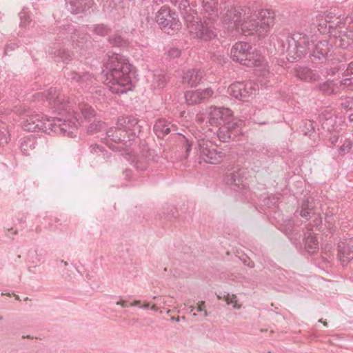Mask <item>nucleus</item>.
<instances>
[{"label":"nucleus","mask_w":353,"mask_h":353,"mask_svg":"<svg viewBox=\"0 0 353 353\" xmlns=\"http://www.w3.org/2000/svg\"><path fill=\"white\" fill-rule=\"evenodd\" d=\"M63 75L66 80L72 83H77L78 85L88 92H92L97 84L94 75L88 71H77L76 70L65 66Z\"/></svg>","instance_id":"obj_14"},{"label":"nucleus","mask_w":353,"mask_h":353,"mask_svg":"<svg viewBox=\"0 0 353 353\" xmlns=\"http://www.w3.org/2000/svg\"><path fill=\"white\" fill-rule=\"evenodd\" d=\"M53 34H56L54 40L57 42L50 43L46 49V53L54 59L57 62L62 61L67 65L72 61L71 53L61 46V43L70 41L74 48L83 49L86 44L87 39L79 28L71 23H64L52 29Z\"/></svg>","instance_id":"obj_4"},{"label":"nucleus","mask_w":353,"mask_h":353,"mask_svg":"<svg viewBox=\"0 0 353 353\" xmlns=\"http://www.w3.org/2000/svg\"><path fill=\"white\" fill-rule=\"evenodd\" d=\"M17 220L19 223L24 224L26 221V216H25L24 214H21V216L17 218Z\"/></svg>","instance_id":"obj_59"},{"label":"nucleus","mask_w":353,"mask_h":353,"mask_svg":"<svg viewBox=\"0 0 353 353\" xmlns=\"http://www.w3.org/2000/svg\"><path fill=\"white\" fill-rule=\"evenodd\" d=\"M107 128L105 122L99 119H94L93 122L90 123L86 127V134L88 135H93Z\"/></svg>","instance_id":"obj_36"},{"label":"nucleus","mask_w":353,"mask_h":353,"mask_svg":"<svg viewBox=\"0 0 353 353\" xmlns=\"http://www.w3.org/2000/svg\"><path fill=\"white\" fill-rule=\"evenodd\" d=\"M9 155H10V164L12 166H14V165H16V162L14 161V157L12 154H10Z\"/></svg>","instance_id":"obj_64"},{"label":"nucleus","mask_w":353,"mask_h":353,"mask_svg":"<svg viewBox=\"0 0 353 353\" xmlns=\"http://www.w3.org/2000/svg\"><path fill=\"white\" fill-rule=\"evenodd\" d=\"M189 250H190V248L187 247L186 245L182 246L181 248H180L179 246L176 247L177 254H181V253H183L184 254H188Z\"/></svg>","instance_id":"obj_56"},{"label":"nucleus","mask_w":353,"mask_h":353,"mask_svg":"<svg viewBox=\"0 0 353 353\" xmlns=\"http://www.w3.org/2000/svg\"><path fill=\"white\" fill-rule=\"evenodd\" d=\"M9 141L8 132L6 130L1 131L0 130V153H2L3 148L6 146Z\"/></svg>","instance_id":"obj_45"},{"label":"nucleus","mask_w":353,"mask_h":353,"mask_svg":"<svg viewBox=\"0 0 353 353\" xmlns=\"http://www.w3.org/2000/svg\"><path fill=\"white\" fill-rule=\"evenodd\" d=\"M245 10L241 7H232L223 17L224 23L228 28L241 32L245 36L257 34L259 38L265 37L274 23V13L270 10L259 11L256 19L245 21Z\"/></svg>","instance_id":"obj_2"},{"label":"nucleus","mask_w":353,"mask_h":353,"mask_svg":"<svg viewBox=\"0 0 353 353\" xmlns=\"http://www.w3.org/2000/svg\"><path fill=\"white\" fill-rule=\"evenodd\" d=\"M276 274L279 276V279L283 285L289 286L293 283L290 272L283 269H277Z\"/></svg>","instance_id":"obj_39"},{"label":"nucleus","mask_w":353,"mask_h":353,"mask_svg":"<svg viewBox=\"0 0 353 353\" xmlns=\"http://www.w3.org/2000/svg\"><path fill=\"white\" fill-rule=\"evenodd\" d=\"M258 89V85L254 81H235L229 85L227 93L239 101H248Z\"/></svg>","instance_id":"obj_15"},{"label":"nucleus","mask_w":353,"mask_h":353,"mask_svg":"<svg viewBox=\"0 0 353 353\" xmlns=\"http://www.w3.org/2000/svg\"><path fill=\"white\" fill-rule=\"evenodd\" d=\"M47 100L52 105L54 112L67 120L66 123H68L69 121H74V137L76 136L78 125H81L83 121H90L97 115L94 108L83 101L79 102L74 110L72 103L64 96L60 94L56 95L55 88L49 89Z\"/></svg>","instance_id":"obj_5"},{"label":"nucleus","mask_w":353,"mask_h":353,"mask_svg":"<svg viewBox=\"0 0 353 353\" xmlns=\"http://www.w3.org/2000/svg\"><path fill=\"white\" fill-rule=\"evenodd\" d=\"M334 46L342 50H349L353 44V21L341 22L338 20Z\"/></svg>","instance_id":"obj_17"},{"label":"nucleus","mask_w":353,"mask_h":353,"mask_svg":"<svg viewBox=\"0 0 353 353\" xmlns=\"http://www.w3.org/2000/svg\"><path fill=\"white\" fill-rule=\"evenodd\" d=\"M179 216V212L176 208L174 207H168L159 214L161 220L168 221L169 222L174 221Z\"/></svg>","instance_id":"obj_37"},{"label":"nucleus","mask_w":353,"mask_h":353,"mask_svg":"<svg viewBox=\"0 0 353 353\" xmlns=\"http://www.w3.org/2000/svg\"><path fill=\"white\" fill-rule=\"evenodd\" d=\"M66 8L73 14L86 16L93 11L94 0H65Z\"/></svg>","instance_id":"obj_20"},{"label":"nucleus","mask_w":353,"mask_h":353,"mask_svg":"<svg viewBox=\"0 0 353 353\" xmlns=\"http://www.w3.org/2000/svg\"><path fill=\"white\" fill-rule=\"evenodd\" d=\"M352 142L350 139H345L339 148V154L344 156L347 154L352 148Z\"/></svg>","instance_id":"obj_42"},{"label":"nucleus","mask_w":353,"mask_h":353,"mask_svg":"<svg viewBox=\"0 0 353 353\" xmlns=\"http://www.w3.org/2000/svg\"><path fill=\"white\" fill-rule=\"evenodd\" d=\"M327 17L316 21L313 25L317 28L320 34L327 35L329 38H334L336 41L338 21H330Z\"/></svg>","instance_id":"obj_23"},{"label":"nucleus","mask_w":353,"mask_h":353,"mask_svg":"<svg viewBox=\"0 0 353 353\" xmlns=\"http://www.w3.org/2000/svg\"><path fill=\"white\" fill-rule=\"evenodd\" d=\"M296 77L306 83H314L321 79V75L308 67H299L295 70Z\"/></svg>","instance_id":"obj_27"},{"label":"nucleus","mask_w":353,"mask_h":353,"mask_svg":"<svg viewBox=\"0 0 353 353\" xmlns=\"http://www.w3.org/2000/svg\"><path fill=\"white\" fill-rule=\"evenodd\" d=\"M208 123L218 127L216 134L222 142H229L241 133V122L236 119L232 110L225 107L211 106L208 111Z\"/></svg>","instance_id":"obj_7"},{"label":"nucleus","mask_w":353,"mask_h":353,"mask_svg":"<svg viewBox=\"0 0 353 353\" xmlns=\"http://www.w3.org/2000/svg\"><path fill=\"white\" fill-rule=\"evenodd\" d=\"M196 149H197L198 153L195 161L199 163L205 162L210 164H218L223 161L225 157L223 150L218 149L217 146L209 140H198Z\"/></svg>","instance_id":"obj_13"},{"label":"nucleus","mask_w":353,"mask_h":353,"mask_svg":"<svg viewBox=\"0 0 353 353\" xmlns=\"http://www.w3.org/2000/svg\"><path fill=\"white\" fill-rule=\"evenodd\" d=\"M203 11V18L218 19V0H199Z\"/></svg>","instance_id":"obj_29"},{"label":"nucleus","mask_w":353,"mask_h":353,"mask_svg":"<svg viewBox=\"0 0 353 353\" xmlns=\"http://www.w3.org/2000/svg\"><path fill=\"white\" fill-rule=\"evenodd\" d=\"M350 114L348 115V119L350 123L353 126V108L350 109Z\"/></svg>","instance_id":"obj_62"},{"label":"nucleus","mask_w":353,"mask_h":353,"mask_svg":"<svg viewBox=\"0 0 353 353\" xmlns=\"http://www.w3.org/2000/svg\"><path fill=\"white\" fill-rule=\"evenodd\" d=\"M181 50L177 48H172L168 50V56L170 59H176L181 56Z\"/></svg>","instance_id":"obj_47"},{"label":"nucleus","mask_w":353,"mask_h":353,"mask_svg":"<svg viewBox=\"0 0 353 353\" xmlns=\"http://www.w3.org/2000/svg\"><path fill=\"white\" fill-rule=\"evenodd\" d=\"M281 230L288 236L292 244L296 243L302 237V232L295 227L294 223L290 220L285 222Z\"/></svg>","instance_id":"obj_28"},{"label":"nucleus","mask_w":353,"mask_h":353,"mask_svg":"<svg viewBox=\"0 0 353 353\" xmlns=\"http://www.w3.org/2000/svg\"><path fill=\"white\" fill-rule=\"evenodd\" d=\"M203 18V21H201L196 28L191 31V34H194V37L203 42L210 41L217 37L216 22L217 19Z\"/></svg>","instance_id":"obj_16"},{"label":"nucleus","mask_w":353,"mask_h":353,"mask_svg":"<svg viewBox=\"0 0 353 353\" xmlns=\"http://www.w3.org/2000/svg\"><path fill=\"white\" fill-rule=\"evenodd\" d=\"M66 121L67 120L61 116L60 117H53L52 121L48 119L47 122L36 119L35 132L41 131L48 134L55 133L68 137H74L75 127L73 123H74V121H69L68 123H66Z\"/></svg>","instance_id":"obj_11"},{"label":"nucleus","mask_w":353,"mask_h":353,"mask_svg":"<svg viewBox=\"0 0 353 353\" xmlns=\"http://www.w3.org/2000/svg\"><path fill=\"white\" fill-rule=\"evenodd\" d=\"M130 303H129L127 301H121L117 302V305H121L123 307H128L129 305H130Z\"/></svg>","instance_id":"obj_61"},{"label":"nucleus","mask_w":353,"mask_h":353,"mask_svg":"<svg viewBox=\"0 0 353 353\" xmlns=\"http://www.w3.org/2000/svg\"><path fill=\"white\" fill-rule=\"evenodd\" d=\"M19 19H20V23L19 26L21 28L26 27L28 26L30 21L31 19L28 14V8H23L22 10L19 14Z\"/></svg>","instance_id":"obj_41"},{"label":"nucleus","mask_w":353,"mask_h":353,"mask_svg":"<svg viewBox=\"0 0 353 353\" xmlns=\"http://www.w3.org/2000/svg\"><path fill=\"white\" fill-rule=\"evenodd\" d=\"M88 29L89 31L92 32L94 34L100 36V37H105L109 35V34L112 31V28L110 26L104 23H98L93 24L91 26H88Z\"/></svg>","instance_id":"obj_35"},{"label":"nucleus","mask_w":353,"mask_h":353,"mask_svg":"<svg viewBox=\"0 0 353 353\" xmlns=\"http://www.w3.org/2000/svg\"><path fill=\"white\" fill-rule=\"evenodd\" d=\"M223 298L228 305H230L232 303H234V302L236 301V296L234 294H232V297H230V294H227L226 295H224Z\"/></svg>","instance_id":"obj_53"},{"label":"nucleus","mask_w":353,"mask_h":353,"mask_svg":"<svg viewBox=\"0 0 353 353\" xmlns=\"http://www.w3.org/2000/svg\"><path fill=\"white\" fill-rule=\"evenodd\" d=\"M149 167V161L144 159H139L134 163V168L137 171H147Z\"/></svg>","instance_id":"obj_43"},{"label":"nucleus","mask_w":353,"mask_h":353,"mask_svg":"<svg viewBox=\"0 0 353 353\" xmlns=\"http://www.w3.org/2000/svg\"><path fill=\"white\" fill-rule=\"evenodd\" d=\"M346 71L347 73L353 74V61L347 65Z\"/></svg>","instance_id":"obj_63"},{"label":"nucleus","mask_w":353,"mask_h":353,"mask_svg":"<svg viewBox=\"0 0 353 353\" xmlns=\"http://www.w3.org/2000/svg\"><path fill=\"white\" fill-rule=\"evenodd\" d=\"M336 83L333 79H327L323 82L316 83L313 90L324 95H332L336 93Z\"/></svg>","instance_id":"obj_30"},{"label":"nucleus","mask_w":353,"mask_h":353,"mask_svg":"<svg viewBox=\"0 0 353 353\" xmlns=\"http://www.w3.org/2000/svg\"><path fill=\"white\" fill-rule=\"evenodd\" d=\"M334 49L328 41L322 40L314 45L310 53V58L313 67L318 68L325 77L334 76L339 70L338 66H333L332 56Z\"/></svg>","instance_id":"obj_9"},{"label":"nucleus","mask_w":353,"mask_h":353,"mask_svg":"<svg viewBox=\"0 0 353 353\" xmlns=\"http://www.w3.org/2000/svg\"><path fill=\"white\" fill-rule=\"evenodd\" d=\"M247 169L239 165H232L228 168L224 176V182L231 190L239 192L241 199L259 205L263 210L266 208L270 212H276L279 208L280 196L263 193L258 196L252 192L247 186Z\"/></svg>","instance_id":"obj_3"},{"label":"nucleus","mask_w":353,"mask_h":353,"mask_svg":"<svg viewBox=\"0 0 353 353\" xmlns=\"http://www.w3.org/2000/svg\"><path fill=\"white\" fill-rule=\"evenodd\" d=\"M339 139V136L334 134L330 137V142L332 145H335L338 143Z\"/></svg>","instance_id":"obj_58"},{"label":"nucleus","mask_w":353,"mask_h":353,"mask_svg":"<svg viewBox=\"0 0 353 353\" xmlns=\"http://www.w3.org/2000/svg\"><path fill=\"white\" fill-rule=\"evenodd\" d=\"M123 177L125 180H130L132 176V171L131 169H125L123 172Z\"/></svg>","instance_id":"obj_54"},{"label":"nucleus","mask_w":353,"mask_h":353,"mask_svg":"<svg viewBox=\"0 0 353 353\" xmlns=\"http://www.w3.org/2000/svg\"><path fill=\"white\" fill-rule=\"evenodd\" d=\"M311 210L302 208L300 214L302 217L305 218V219H309L311 217Z\"/></svg>","instance_id":"obj_52"},{"label":"nucleus","mask_w":353,"mask_h":353,"mask_svg":"<svg viewBox=\"0 0 353 353\" xmlns=\"http://www.w3.org/2000/svg\"><path fill=\"white\" fill-rule=\"evenodd\" d=\"M102 73L104 83L114 94H123L132 91L137 81L136 68L128 58L120 53H113L108 57Z\"/></svg>","instance_id":"obj_1"},{"label":"nucleus","mask_w":353,"mask_h":353,"mask_svg":"<svg viewBox=\"0 0 353 353\" xmlns=\"http://www.w3.org/2000/svg\"><path fill=\"white\" fill-rule=\"evenodd\" d=\"M194 7L193 3H190L188 0H181L179 4L181 15L190 32L201 21Z\"/></svg>","instance_id":"obj_19"},{"label":"nucleus","mask_w":353,"mask_h":353,"mask_svg":"<svg viewBox=\"0 0 353 353\" xmlns=\"http://www.w3.org/2000/svg\"><path fill=\"white\" fill-rule=\"evenodd\" d=\"M155 22L164 33L174 34L181 28L179 15L170 6L164 5L155 13Z\"/></svg>","instance_id":"obj_12"},{"label":"nucleus","mask_w":353,"mask_h":353,"mask_svg":"<svg viewBox=\"0 0 353 353\" xmlns=\"http://www.w3.org/2000/svg\"><path fill=\"white\" fill-rule=\"evenodd\" d=\"M205 76V71L200 68H190L184 71L183 75V83L190 88L199 85Z\"/></svg>","instance_id":"obj_25"},{"label":"nucleus","mask_w":353,"mask_h":353,"mask_svg":"<svg viewBox=\"0 0 353 353\" xmlns=\"http://www.w3.org/2000/svg\"><path fill=\"white\" fill-rule=\"evenodd\" d=\"M141 147L142 156L145 157L144 159L148 160V161L150 160H152L154 156V150L148 148V145L145 143H142Z\"/></svg>","instance_id":"obj_44"},{"label":"nucleus","mask_w":353,"mask_h":353,"mask_svg":"<svg viewBox=\"0 0 353 353\" xmlns=\"http://www.w3.org/2000/svg\"><path fill=\"white\" fill-rule=\"evenodd\" d=\"M90 150L91 153L101 154L104 159H108L112 155V153L108 152L103 145L97 143L91 145Z\"/></svg>","instance_id":"obj_38"},{"label":"nucleus","mask_w":353,"mask_h":353,"mask_svg":"<svg viewBox=\"0 0 353 353\" xmlns=\"http://www.w3.org/2000/svg\"><path fill=\"white\" fill-rule=\"evenodd\" d=\"M341 85H344L349 88H353V78H345L340 81Z\"/></svg>","instance_id":"obj_51"},{"label":"nucleus","mask_w":353,"mask_h":353,"mask_svg":"<svg viewBox=\"0 0 353 353\" xmlns=\"http://www.w3.org/2000/svg\"><path fill=\"white\" fill-rule=\"evenodd\" d=\"M130 306H137L141 309L148 310L150 307V304L147 302L141 303V301H134L130 303Z\"/></svg>","instance_id":"obj_49"},{"label":"nucleus","mask_w":353,"mask_h":353,"mask_svg":"<svg viewBox=\"0 0 353 353\" xmlns=\"http://www.w3.org/2000/svg\"><path fill=\"white\" fill-rule=\"evenodd\" d=\"M319 131V128H316V124L313 120L303 121L299 128V132L304 136L311 137L316 132Z\"/></svg>","instance_id":"obj_32"},{"label":"nucleus","mask_w":353,"mask_h":353,"mask_svg":"<svg viewBox=\"0 0 353 353\" xmlns=\"http://www.w3.org/2000/svg\"><path fill=\"white\" fill-rule=\"evenodd\" d=\"M108 41L112 47L119 49H126L130 45L129 41L119 34L109 36Z\"/></svg>","instance_id":"obj_34"},{"label":"nucleus","mask_w":353,"mask_h":353,"mask_svg":"<svg viewBox=\"0 0 353 353\" xmlns=\"http://www.w3.org/2000/svg\"><path fill=\"white\" fill-rule=\"evenodd\" d=\"M214 94V90L211 88L188 90L184 94L185 102L188 105L199 104L208 100Z\"/></svg>","instance_id":"obj_21"},{"label":"nucleus","mask_w":353,"mask_h":353,"mask_svg":"<svg viewBox=\"0 0 353 353\" xmlns=\"http://www.w3.org/2000/svg\"><path fill=\"white\" fill-rule=\"evenodd\" d=\"M35 123L36 119L30 118L25 121L23 128L26 131L35 132Z\"/></svg>","instance_id":"obj_46"},{"label":"nucleus","mask_w":353,"mask_h":353,"mask_svg":"<svg viewBox=\"0 0 353 353\" xmlns=\"http://www.w3.org/2000/svg\"><path fill=\"white\" fill-rule=\"evenodd\" d=\"M239 259L245 265L250 268L254 267V261H252L247 255L242 254L241 256H239Z\"/></svg>","instance_id":"obj_48"},{"label":"nucleus","mask_w":353,"mask_h":353,"mask_svg":"<svg viewBox=\"0 0 353 353\" xmlns=\"http://www.w3.org/2000/svg\"><path fill=\"white\" fill-rule=\"evenodd\" d=\"M325 226L327 228V232L331 235H333L336 233L337 228L336 226L331 221H326Z\"/></svg>","instance_id":"obj_50"},{"label":"nucleus","mask_w":353,"mask_h":353,"mask_svg":"<svg viewBox=\"0 0 353 353\" xmlns=\"http://www.w3.org/2000/svg\"><path fill=\"white\" fill-rule=\"evenodd\" d=\"M119 3L120 0H106L103 4V10L109 14H114V10H117Z\"/></svg>","instance_id":"obj_40"},{"label":"nucleus","mask_w":353,"mask_h":353,"mask_svg":"<svg viewBox=\"0 0 353 353\" xmlns=\"http://www.w3.org/2000/svg\"><path fill=\"white\" fill-rule=\"evenodd\" d=\"M177 130L176 124L164 118L158 119L153 126V131L159 139H163L172 132L176 133Z\"/></svg>","instance_id":"obj_24"},{"label":"nucleus","mask_w":353,"mask_h":353,"mask_svg":"<svg viewBox=\"0 0 353 353\" xmlns=\"http://www.w3.org/2000/svg\"><path fill=\"white\" fill-rule=\"evenodd\" d=\"M185 139V143H184V148H185V153L187 154H189V152L191 151L192 150V143L188 141V140L187 139Z\"/></svg>","instance_id":"obj_55"},{"label":"nucleus","mask_w":353,"mask_h":353,"mask_svg":"<svg viewBox=\"0 0 353 353\" xmlns=\"http://www.w3.org/2000/svg\"><path fill=\"white\" fill-rule=\"evenodd\" d=\"M309 43L310 37L307 34L296 32L278 39L274 47L281 54L286 55L290 63H294L302 58Z\"/></svg>","instance_id":"obj_8"},{"label":"nucleus","mask_w":353,"mask_h":353,"mask_svg":"<svg viewBox=\"0 0 353 353\" xmlns=\"http://www.w3.org/2000/svg\"><path fill=\"white\" fill-rule=\"evenodd\" d=\"M337 257L343 267L353 259V238L338 243Z\"/></svg>","instance_id":"obj_22"},{"label":"nucleus","mask_w":353,"mask_h":353,"mask_svg":"<svg viewBox=\"0 0 353 353\" xmlns=\"http://www.w3.org/2000/svg\"><path fill=\"white\" fill-rule=\"evenodd\" d=\"M17 47V45L16 43H10L6 46V48H5V54H8V52L9 50L12 51Z\"/></svg>","instance_id":"obj_57"},{"label":"nucleus","mask_w":353,"mask_h":353,"mask_svg":"<svg viewBox=\"0 0 353 353\" xmlns=\"http://www.w3.org/2000/svg\"><path fill=\"white\" fill-rule=\"evenodd\" d=\"M196 310L198 312L203 313L204 317H206L208 315L207 311L203 310V308L201 306L197 305Z\"/></svg>","instance_id":"obj_60"},{"label":"nucleus","mask_w":353,"mask_h":353,"mask_svg":"<svg viewBox=\"0 0 353 353\" xmlns=\"http://www.w3.org/2000/svg\"><path fill=\"white\" fill-rule=\"evenodd\" d=\"M293 245H295L299 253L305 257L314 256L319 250L318 239L313 232L306 234L302 232L301 239Z\"/></svg>","instance_id":"obj_18"},{"label":"nucleus","mask_w":353,"mask_h":353,"mask_svg":"<svg viewBox=\"0 0 353 353\" xmlns=\"http://www.w3.org/2000/svg\"><path fill=\"white\" fill-rule=\"evenodd\" d=\"M168 83V77L162 70H155L153 72L151 87L154 90L163 89Z\"/></svg>","instance_id":"obj_31"},{"label":"nucleus","mask_w":353,"mask_h":353,"mask_svg":"<svg viewBox=\"0 0 353 353\" xmlns=\"http://www.w3.org/2000/svg\"><path fill=\"white\" fill-rule=\"evenodd\" d=\"M37 141L34 137H28L20 140L19 148L25 156H29L30 152L35 148Z\"/></svg>","instance_id":"obj_33"},{"label":"nucleus","mask_w":353,"mask_h":353,"mask_svg":"<svg viewBox=\"0 0 353 353\" xmlns=\"http://www.w3.org/2000/svg\"><path fill=\"white\" fill-rule=\"evenodd\" d=\"M319 121L324 130L331 131L336 123L335 113L332 109L326 108L319 114Z\"/></svg>","instance_id":"obj_26"},{"label":"nucleus","mask_w":353,"mask_h":353,"mask_svg":"<svg viewBox=\"0 0 353 353\" xmlns=\"http://www.w3.org/2000/svg\"><path fill=\"white\" fill-rule=\"evenodd\" d=\"M230 55L233 61L248 67L259 66L263 59L259 50L245 41L236 43L231 49Z\"/></svg>","instance_id":"obj_10"},{"label":"nucleus","mask_w":353,"mask_h":353,"mask_svg":"<svg viewBox=\"0 0 353 353\" xmlns=\"http://www.w3.org/2000/svg\"><path fill=\"white\" fill-rule=\"evenodd\" d=\"M116 125L115 127L108 128L106 130V137L102 139L103 143L111 150H117V147L110 143V141L130 147L139 137L142 126L138 119L132 116L119 117Z\"/></svg>","instance_id":"obj_6"}]
</instances>
